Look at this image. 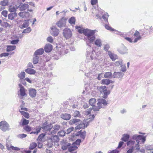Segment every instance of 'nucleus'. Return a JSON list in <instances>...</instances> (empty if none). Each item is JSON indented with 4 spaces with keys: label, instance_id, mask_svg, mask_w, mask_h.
Here are the masks:
<instances>
[{
    "label": "nucleus",
    "instance_id": "f257e3e1",
    "mask_svg": "<svg viewBox=\"0 0 153 153\" xmlns=\"http://www.w3.org/2000/svg\"><path fill=\"white\" fill-rule=\"evenodd\" d=\"M102 108L99 105L96 106L94 105L92 106L91 108H90L88 109L87 110L85 111L84 112V114L86 115H89V119H90V120H93L95 117V116L94 114L91 115V114H93V110L94 111H98L100 109Z\"/></svg>",
    "mask_w": 153,
    "mask_h": 153
},
{
    "label": "nucleus",
    "instance_id": "f03ea898",
    "mask_svg": "<svg viewBox=\"0 0 153 153\" xmlns=\"http://www.w3.org/2000/svg\"><path fill=\"white\" fill-rule=\"evenodd\" d=\"M138 140H142V141L143 142V138L142 137L138 135L134 140H130L127 143V144L128 146L130 145L131 147L133 146L134 147V145L135 144V147H136V149H138L139 146L138 144L140 142Z\"/></svg>",
    "mask_w": 153,
    "mask_h": 153
},
{
    "label": "nucleus",
    "instance_id": "7ed1b4c3",
    "mask_svg": "<svg viewBox=\"0 0 153 153\" xmlns=\"http://www.w3.org/2000/svg\"><path fill=\"white\" fill-rule=\"evenodd\" d=\"M97 89L101 93L103 94L102 97L105 99H106L108 95L110 93V91L109 90H108L106 87L105 85L98 87Z\"/></svg>",
    "mask_w": 153,
    "mask_h": 153
},
{
    "label": "nucleus",
    "instance_id": "20e7f679",
    "mask_svg": "<svg viewBox=\"0 0 153 153\" xmlns=\"http://www.w3.org/2000/svg\"><path fill=\"white\" fill-rule=\"evenodd\" d=\"M9 126L7 123L5 121H2L0 122V128L3 131L8 130Z\"/></svg>",
    "mask_w": 153,
    "mask_h": 153
},
{
    "label": "nucleus",
    "instance_id": "39448f33",
    "mask_svg": "<svg viewBox=\"0 0 153 153\" xmlns=\"http://www.w3.org/2000/svg\"><path fill=\"white\" fill-rule=\"evenodd\" d=\"M97 105L101 107V108H104L107 105V102L106 100L104 99L99 98L97 99Z\"/></svg>",
    "mask_w": 153,
    "mask_h": 153
},
{
    "label": "nucleus",
    "instance_id": "423d86ee",
    "mask_svg": "<svg viewBox=\"0 0 153 153\" xmlns=\"http://www.w3.org/2000/svg\"><path fill=\"white\" fill-rule=\"evenodd\" d=\"M63 34L64 36L67 39L71 38L72 35L71 30L68 28H65L63 30Z\"/></svg>",
    "mask_w": 153,
    "mask_h": 153
},
{
    "label": "nucleus",
    "instance_id": "0eeeda50",
    "mask_svg": "<svg viewBox=\"0 0 153 153\" xmlns=\"http://www.w3.org/2000/svg\"><path fill=\"white\" fill-rule=\"evenodd\" d=\"M66 20V18L63 17L56 23V25L59 27H61L65 25Z\"/></svg>",
    "mask_w": 153,
    "mask_h": 153
},
{
    "label": "nucleus",
    "instance_id": "6e6552de",
    "mask_svg": "<svg viewBox=\"0 0 153 153\" xmlns=\"http://www.w3.org/2000/svg\"><path fill=\"white\" fill-rule=\"evenodd\" d=\"M83 33L87 37L91 36L94 34V33L93 31L88 29H85Z\"/></svg>",
    "mask_w": 153,
    "mask_h": 153
},
{
    "label": "nucleus",
    "instance_id": "1a4fd4ad",
    "mask_svg": "<svg viewBox=\"0 0 153 153\" xmlns=\"http://www.w3.org/2000/svg\"><path fill=\"white\" fill-rule=\"evenodd\" d=\"M19 85L20 87L19 92L21 96L22 97L27 96V94L26 93V90L24 87L21 84H19Z\"/></svg>",
    "mask_w": 153,
    "mask_h": 153
},
{
    "label": "nucleus",
    "instance_id": "9d476101",
    "mask_svg": "<svg viewBox=\"0 0 153 153\" xmlns=\"http://www.w3.org/2000/svg\"><path fill=\"white\" fill-rule=\"evenodd\" d=\"M51 29L52 30L51 33L52 35L56 36L58 35L59 30L55 26L52 27Z\"/></svg>",
    "mask_w": 153,
    "mask_h": 153
},
{
    "label": "nucleus",
    "instance_id": "9b49d317",
    "mask_svg": "<svg viewBox=\"0 0 153 153\" xmlns=\"http://www.w3.org/2000/svg\"><path fill=\"white\" fill-rule=\"evenodd\" d=\"M114 82L111 80L108 79H102L100 82L101 83L102 85H108L110 83H112Z\"/></svg>",
    "mask_w": 153,
    "mask_h": 153
},
{
    "label": "nucleus",
    "instance_id": "f8f14e48",
    "mask_svg": "<svg viewBox=\"0 0 153 153\" xmlns=\"http://www.w3.org/2000/svg\"><path fill=\"white\" fill-rule=\"evenodd\" d=\"M47 123H45L43 125L42 128L46 131H50L53 128V126L52 124L47 125Z\"/></svg>",
    "mask_w": 153,
    "mask_h": 153
},
{
    "label": "nucleus",
    "instance_id": "ddd939ff",
    "mask_svg": "<svg viewBox=\"0 0 153 153\" xmlns=\"http://www.w3.org/2000/svg\"><path fill=\"white\" fill-rule=\"evenodd\" d=\"M86 132L85 131L82 132V130L77 132L76 134V136H80V137L84 139L86 136Z\"/></svg>",
    "mask_w": 153,
    "mask_h": 153
},
{
    "label": "nucleus",
    "instance_id": "4468645a",
    "mask_svg": "<svg viewBox=\"0 0 153 153\" xmlns=\"http://www.w3.org/2000/svg\"><path fill=\"white\" fill-rule=\"evenodd\" d=\"M29 94L31 97H35L36 96V90L34 88H31L29 90Z\"/></svg>",
    "mask_w": 153,
    "mask_h": 153
},
{
    "label": "nucleus",
    "instance_id": "2eb2a0df",
    "mask_svg": "<svg viewBox=\"0 0 153 153\" xmlns=\"http://www.w3.org/2000/svg\"><path fill=\"white\" fill-rule=\"evenodd\" d=\"M123 75V74L121 72H114L113 75V77L114 78H122Z\"/></svg>",
    "mask_w": 153,
    "mask_h": 153
},
{
    "label": "nucleus",
    "instance_id": "dca6fc26",
    "mask_svg": "<svg viewBox=\"0 0 153 153\" xmlns=\"http://www.w3.org/2000/svg\"><path fill=\"white\" fill-rule=\"evenodd\" d=\"M52 46L50 44H46L44 48L45 51L46 52H50L52 49Z\"/></svg>",
    "mask_w": 153,
    "mask_h": 153
},
{
    "label": "nucleus",
    "instance_id": "f3484780",
    "mask_svg": "<svg viewBox=\"0 0 153 153\" xmlns=\"http://www.w3.org/2000/svg\"><path fill=\"white\" fill-rule=\"evenodd\" d=\"M61 117L65 120H69L71 118V115L68 114H62L61 115Z\"/></svg>",
    "mask_w": 153,
    "mask_h": 153
},
{
    "label": "nucleus",
    "instance_id": "a211bd4d",
    "mask_svg": "<svg viewBox=\"0 0 153 153\" xmlns=\"http://www.w3.org/2000/svg\"><path fill=\"white\" fill-rule=\"evenodd\" d=\"M29 120H27L26 119L23 118L21 119V120L20 125L22 126L25 125L26 126V125H27L29 124Z\"/></svg>",
    "mask_w": 153,
    "mask_h": 153
},
{
    "label": "nucleus",
    "instance_id": "6ab92c4d",
    "mask_svg": "<svg viewBox=\"0 0 153 153\" xmlns=\"http://www.w3.org/2000/svg\"><path fill=\"white\" fill-rule=\"evenodd\" d=\"M87 125L85 126V124L83 123H80L75 127V129L76 130H79L81 129H84L86 127Z\"/></svg>",
    "mask_w": 153,
    "mask_h": 153
},
{
    "label": "nucleus",
    "instance_id": "aec40b11",
    "mask_svg": "<svg viewBox=\"0 0 153 153\" xmlns=\"http://www.w3.org/2000/svg\"><path fill=\"white\" fill-rule=\"evenodd\" d=\"M50 139L53 143L58 142L59 141V138L56 135H52L51 136Z\"/></svg>",
    "mask_w": 153,
    "mask_h": 153
},
{
    "label": "nucleus",
    "instance_id": "412c9836",
    "mask_svg": "<svg viewBox=\"0 0 153 153\" xmlns=\"http://www.w3.org/2000/svg\"><path fill=\"white\" fill-rule=\"evenodd\" d=\"M25 71L27 73L30 74H34L36 72L34 70L31 68H28L25 69Z\"/></svg>",
    "mask_w": 153,
    "mask_h": 153
},
{
    "label": "nucleus",
    "instance_id": "4be33fe9",
    "mask_svg": "<svg viewBox=\"0 0 153 153\" xmlns=\"http://www.w3.org/2000/svg\"><path fill=\"white\" fill-rule=\"evenodd\" d=\"M19 15L22 18L27 17L29 16V13L28 12H20Z\"/></svg>",
    "mask_w": 153,
    "mask_h": 153
},
{
    "label": "nucleus",
    "instance_id": "5701e85b",
    "mask_svg": "<svg viewBox=\"0 0 153 153\" xmlns=\"http://www.w3.org/2000/svg\"><path fill=\"white\" fill-rule=\"evenodd\" d=\"M134 35L137 37V38L135 39L134 41V42H136L138 40H140L141 39V37L140 35V33L137 31H136L134 34Z\"/></svg>",
    "mask_w": 153,
    "mask_h": 153
},
{
    "label": "nucleus",
    "instance_id": "b1692460",
    "mask_svg": "<svg viewBox=\"0 0 153 153\" xmlns=\"http://www.w3.org/2000/svg\"><path fill=\"white\" fill-rule=\"evenodd\" d=\"M60 126L58 125H56L53 127V130L52 131L51 133L55 134L60 129Z\"/></svg>",
    "mask_w": 153,
    "mask_h": 153
},
{
    "label": "nucleus",
    "instance_id": "393cba45",
    "mask_svg": "<svg viewBox=\"0 0 153 153\" xmlns=\"http://www.w3.org/2000/svg\"><path fill=\"white\" fill-rule=\"evenodd\" d=\"M7 149L8 150L11 151V150H13L15 151H19L20 150V149L17 147H14L13 146H7Z\"/></svg>",
    "mask_w": 153,
    "mask_h": 153
},
{
    "label": "nucleus",
    "instance_id": "a878e982",
    "mask_svg": "<svg viewBox=\"0 0 153 153\" xmlns=\"http://www.w3.org/2000/svg\"><path fill=\"white\" fill-rule=\"evenodd\" d=\"M44 53V50L42 48L36 50L34 53V55L38 56Z\"/></svg>",
    "mask_w": 153,
    "mask_h": 153
},
{
    "label": "nucleus",
    "instance_id": "bb28decb",
    "mask_svg": "<svg viewBox=\"0 0 153 153\" xmlns=\"http://www.w3.org/2000/svg\"><path fill=\"white\" fill-rule=\"evenodd\" d=\"M20 112V113L25 118L27 119H28L30 117V115L29 113L27 112H26L24 111H19Z\"/></svg>",
    "mask_w": 153,
    "mask_h": 153
},
{
    "label": "nucleus",
    "instance_id": "cd10ccee",
    "mask_svg": "<svg viewBox=\"0 0 153 153\" xmlns=\"http://www.w3.org/2000/svg\"><path fill=\"white\" fill-rule=\"evenodd\" d=\"M29 7V5L27 4H22L20 7V10L21 11H24L26 10Z\"/></svg>",
    "mask_w": 153,
    "mask_h": 153
},
{
    "label": "nucleus",
    "instance_id": "c85d7f7f",
    "mask_svg": "<svg viewBox=\"0 0 153 153\" xmlns=\"http://www.w3.org/2000/svg\"><path fill=\"white\" fill-rule=\"evenodd\" d=\"M9 1L8 0H3L0 2V5L3 6H6L8 5Z\"/></svg>",
    "mask_w": 153,
    "mask_h": 153
},
{
    "label": "nucleus",
    "instance_id": "c756f323",
    "mask_svg": "<svg viewBox=\"0 0 153 153\" xmlns=\"http://www.w3.org/2000/svg\"><path fill=\"white\" fill-rule=\"evenodd\" d=\"M16 48L15 45H8L7 48V51L9 52L14 50Z\"/></svg>",
    "mask_w": 153,
    "mask_h": 153
},
{
    "label": "nucleus",
    "instance_id": "7c9ffc66",
    "mask_svg": "<svg viewBox=\"0 0 153 153\" xmlns=\"http://www.w3.org/2000/svg\"><path fill=\"white\" fill-rule=\"evenodd\" d=\"M17 16V13H13L9 14L8 15V18L9 19L13 20Z\"/></svg>",
    "mask_w": 153,
    "mask_h": 153
},
{
    "label": "nucleus",
    "instance_id": "2f4dec72",
    "mask_svg": "<svg viewBox=\"0 0 153 153\" xmlns=\"http://www.w3.org/2000/svg\"><path fill=\"white\" fill-rule=\"evenodd\" d=\"M89 103L92 106L94 105L96 102V100L95 99L92 98L89 101Z\"/></svg>",
    "mask_w": 153,
    "mask_h": 153
},
{
    "label": "nucleus",
    "instance_id": "473e14b6",
    "mask_svg": "<svg viewBox=\"0 0 153 153\" xmlns=\"http://www.w3.org/2000/svg\"><path fill=\"white\" fill-rule=\"evenodd\" d=\"M37 146V144L35 142H32L30 143L29 146V149L33 150Z\"/></svg>",
    "mask_w": 153,
    "mask_h": 153
},
{
    "label": "nucleus",
    "instance_id": "72a5a7b5",
    "mask_svg": "<svg viewBox=\"0 0 153 153\" xmlns=\"http://www.w3.org/2000/svg\"><path fill=\"white\" fill-rule=\"evenodd\" d=\"M108 55L110 58L113 60L114 61L117 58V55L111 53H108Z\"/></svg>",
    "mask_w": 153,
    "mask_h": 153
},
{
    "label": "nucleus",
    "instance_id": "f704fd0d",
    "mask_svg": "<svg viewBox=\"0 0 153 153\" xmlns=\"http://www.w3.org/2000/svg\"><path fill=\"white\" fill-rule=\"evenodd\" d=\"M80 121V120L78 119H74L71 120L70 121L69 123L70 125H72Z\"/></svg>",
    "mask_w": 153,
    "mask_h": 153
},
{
    "label": "nucleus",
    "instance_id": "c9c22d12",
    "mask_svg": "<svg viewBox=\"0 0 153 153\" xmlns=\"http://www.w3.org/2000/svg\"><path fill=\"white\" fill-rule=\"evenodd\" d=\"M77 147L75 145H74L73 144L72 146L69 147L68 148V150L69 152H71L74 150H76L77 149Z\"/></svg>",
    "mask_w": 153,
    "mask_h": 153
},
{
    "label": "nucleus",
    "instance_id": "e433bc0d",
    "mask_svg": "<svg viewBox=\"0 0 153 153\" xmlns=\"http://www.w3.org/2000/svg\"><path fill=\"white\" fill-rule=\"evenodd\" d=\"M145 148L146 150H153V145H145Z\"/></svg>",
    "mask_w": 153,
    "mask_h": 153
},
{
    "label": "nucleus",
    "instance_id": "4c0bfd02",
    "mask_svg": "<svg viewBox=\"0 0 153 153\" xmlns=\"http://www.w3.org/2000/svg\"><path fill=\"white\" fill-rule=\"evenodd\" d=\"M75 28L77 30L78 32L80 33H83L85 30V29H83V28L81 27L80 26H75Z\"/></svg>",
    "mask_w": 153,
    "mask_h": 153
},
{
    "label": "nucleus",
    "instance_id": "58836bf2",
    "mask_svg": "<svg viewBox=\"0 0 153 153\" xmlns=\"http://www.w3.org/2000/svg\"><path fill=\"white\" fill-rule=\"evenodd\" d=\"M112 73L110 72H106L105 73L104 76L105 78H110L111 77Z\"/></svg>",
    "mask_w": 153,
    "mask_h": 153
},
{
    "label": "nucleus",
    "instance_id": "ea45409f",
    "mask_svg": "<svg viewBox=\"0 0 153 153\" xmlns=\"http://www.w3.org/2000/svg\"><path fill=\"white\" fill-rule=\"evenodd\" d=\"M129 137V136L127 134H124L123 135V137L122 140L126 142L128 140Z\"/></svg>",
    "mask_w": 153,
    "mask_h": 153
},
{
    "label": "nucleus",
    "instance_id": "a19ab883",
    "mask_svg": "<svg viewBox=\"0 0 153 153\" xmlns=\"http://www.w3.org/2000/svg\"><path fill=\"white\" fill-rule=\"evenodd\" d=\"M108 16L109 15L107 13H105L102 16V18L104 20L108 23Z\"/></svg>",
    "mask_w": 153,
    "mask_h": 153
},
{
    "label": "nucleus",
    "instance_id": "79ce46f5",
    "mask_svg": "<svg viewBox=\"0 0 153 153\" xmlns=\"http://www.w3.org/2000/svg\"><path fill=\"white\" fill-rule=\"evenodd\" d=\"M95 45L98 47H100L102 45V43L100 39H97L95 42Z\"/></svg>",
    "mask_w": 153,
    "mask_h": 153
},
{
    "label": "nucleus",
    "instance_id": "37998d69",
    "mask_svg": "<svg viewBox=\"0 0 153 153\" xmlns=\"http://www.w3.org/2000/svg\"><path fill=\"white\" fill-rule=\"evenodd\" d=\"M75 19L74 17H71L69 20L68 21L71 24L74 25L75 23Z\"/></svg>",
    "mask_w": 153,
    "mask_h": 153
},
{
    "label": "nucleus",
    "instance_id": "c03bdc74",
    "mask_svg": "<svg viewBox=\"0 0 153 153\" xmlns=\"http://www.w3.org/2000/svg\"><path fill=\"white\" fill-rule=\"evenodd\" d=\"M28 25H29L28 20H25L21 28H25L27 27H28Z\"/></svg>",
    "mask_w": 153,
    "mask_h": 153
},
{
    "label": "nucleus",
    "instance_id": "a18cd8bd",
    "mask_svg": "<svg viewBox=\"0 0 153 153\" xmlns=\"http://www.w3.org/2000/svg\"><path fill=\"white\" fill-rule=\"evenodd\" d=\"M24 130L27 132H29L31 130V127L28 125H26L23 128Z\"/></svg>",
    "mask_w": 153,
    "mask_h": 153
},
{
    "label": "nucleus",
    "instance_id": "49530a36",
    "mask_svg": "<svg viewBox=\"0 0 153 153\" xmlns=\"http://www.w3.org/2000/svg\"><path fill=\"white\" fill-rule=\"evenodd\" d=\"M18 76L20 79H23L25 77V73L24 72H21L19 74Z\"/></svg>",
    "mask_w": 153,
    "mask_h": 153
},
{
    "label": "nucleus",
    "instance_id": "de8ad7c7",
    "mask_svg": "<svg viewBox=\"0 0 153 153\" xmlns=\"http://www.w3.org/2000/svg\"><path fill=\"white\" fill-rule=\"evenodd\" d=\"M45 135V134H40L37 139V140L42 141V139L44 137Z\"/></svg>",
    "mask_w": 153,
    "mask_h": 153
},
{
    "label": "nucleus",
    "instance_id": "09e8293b",
    "mask_svg": "<svg viewBox=\"0 0 153 153\" xmlns=\"http://www.w3.org/2000/svg\"><path fill=\"white\" fill-rule=\"evenodd\" d=\"M34 56L35 57L33 58V63L34 64H36L39 61V57L36 55Z\"/></svg>",
    "mask_w": 153,
    "mask_h": 153
},
{
    "label": "nucleus",
    "instance_id": "8fccbe9b",
    "mask_svg": "<svg viewBox=\"0 0 153 153\" xmlns=\"http://www.w3.org/2000/svg\"><path fill=\"white\" fill-rule=\"evenodd\" d=\"M2 26L4 27H10L11 25L7 22H3Z\"/></svg>",
    "mask_w": 153,
    "mask_h": 153
},
{
    "label": "nucleus",
    "instance_id": "3c124183",
    "mask_svg": "<svg viewBox=\"0 0 153 153\" xmlns=\"http://www.w3.org/2000/svg\"><path fill=\"white\" fill-rule=\"evenodd\" d=\"M105 28L108 30H110L111 31H113L114 30V29L110 27L108 24H105Z\"/></svg>",
    "mask_w": 153,
    "mask_h": 153
},
{
    "label": "nucleus",
    "instance_id": "603ef678",
    "mask_svg": "<svg viewBox=\"0 0 153 153\" xmlns=\"http://www.w3.org/2000/svg\"><path fill=\"white\" fill-rule=\"evenodd\" d=\"M65 132L63 130H61L58 132V134L60 136L63 137L65 136Z\"/></svg>",
    "mask_w": 153,
    "mask_h": 153
},
{
    "label": "nucleus",
    "instance_id": "864d4df0",
    "mask_svg": "<svg viewBox=\"0 0 153 153\" xmlns=\"http://www.w3.org/2000/svg\"><path fill=\"white\" fill-rule=\"evenodd\" d=\"M16 8L14 6H10L9 7V11L11 12H14L16 11Z\"/></svg>",
    "mask_w": 153,
    "mask_h": 153
},
{
    "label": "nucleus",
    "instance_id": "5fc2aeb1",
    "mask_svg": "<svg viewBox=\"0 0 153 153\" xmlns=\"http://www.w3.org/2000/svg\"><path fill=\"white\" fill-rule=\"evenodd\" d=\"M87 37L88 40L91 42H93L95 38V36L94 35L91 36H89Z\"/></svg>",
    "mask_w": 153,
    "mask_h": 153
},
{
    "label": "nucleus",
    "instance_id": "6e6d98bb",
    "mask_svg": "<svg viewBox=\"0 0 153 153\" xmlns=\"http://www.w3.org/2000/svg\"><path fill=\"white\" fill-rule=\"evenodd\" d=\"M73 115L74 117H77L80 116V114L79 111H76L74 112Z\"/></svg>",
    "mask_w": 153,
    "mask_h": 153
},
{
    "label": "nucleus",
    "instance_id": "4d7b16f0",
    "mask_svg": "<svg viewBox=\"0 0 153 153\" xmlns=\"http://www.w3.org/2000/svg\"><path fill=\"white\" fill-rule=\"evenodd\" d=\"M74 129V128L73 127H71L68 128L66 131L67 134H69L70 133L71 131H73Z\"/></svg>",
    "mask_w": 153,
    "mask_h": 153
},
{
    "label": "nucleus",
    "instance_id": "13d9d810",
    "mask_svg": "<svg viewBox=\"0 0 153 153\" xmlns=\"http://www.w3.org/2000/svg\"><path fill=\"white\" fill-rule=\"evenodd\" d=\"M81 142V140L77 139L76 140L75 142H74L73 144H74V145H75V146L77 145H79Z\"/></svg>",
    "mask_w": 153,
    "mask_h": 153
},
{
    "label": "nucleus",
    "instance_id": "bf43d9fd",
    "mask_svg": "<svg viewBox=\"0 0 153 153\" xmlns=\"http://www.w3.org/2000/svg\"><path fill=\"white\" fill-rule=\"evenodd\" d=\"M31 31V29L30 27H28L24 30L23 33H29Z\"/></svg>",
    "mask_w": 153,
    "mask_h": 153
},
{
    "label": "nucleus",
    "instance_id": "052dcab7",
    "mask_svg": "<svg viewBox=\"0 0 153 153\" xmlns=\"http://www.w3.org/2000/svg\"><path fill=\"white\" fill-rule=\"evenodd\" d=\"M7 13L8 12L7 11L4 10L2 11L1 12V14L3 15L4 17H6L7 16Z\"/></svg>",
    "mask_w": 153,
    "mask_h": 153
},
{
    "label": "nucleus",
    "instance_id": "680f3d73",
    "mask_svg": "<svg viewBox=\"0 0 153 153\" xmlns=\"http://www.w3.org/2000/svg\"><path fill=\"white\" fill-rule=\"evenodd\" d=\"M98 3V0H91V3L92 5H96Z\"/></svg>",
    "mask_w": 153,
    "mask_h": 153
},
{
    "label": "nucleus",
    "instance_id": "e2e57ef3",
    "mask_svg": "<svg viewBox=\"0 0 153 153\" xmlns=\"http://www.w3.org/2000/svg\"><path fill=\"white\" fill-rule=\"evenodd\" d=\"M19 41V39L13 40L11 41L10 43L12 44H16Z\"/></svg>",
    "mask_w": 153,
    "mask_h": 153
},
{
    "label": "nucleus",
    "instance_id": "0e129e2a",
    "mask_svg": "<svg viewBox=\"0 0 153 153\" xmlns=\"http://www.w3.org/2000/svg\"><path fill=\"white\" fill-rule=\"evenodd\" d=\"M47 41L50 43H52L53 41V39L52 37H48L47 38Z\"/></svg>",
    "mask_w": 153,
    "mask_h": 153
},
{
    "label": "nucleus",
    "instance_id": "69168bd1",
    "mask_svg": "<svg viewBox=\"0 0 153 153\" xmlns=\"http://www.w3.org/2000/svg\"><path fill=\"white\" fill-rule=\"evenodd\" d=\"M9 55V53H1L0 55V56L1 57L3 56L5 57L8 56Z\"/></svg>",
    "mask_w": 153,
    "mask_h": 153
},
{
    "label": "nucleus",
    "instance_id": "338daca9",
    "mask_svg": "<svg viewBox=\"0 0 153 153\" xmlns=\"http://www.w3.org/2000/svg\"><path fill=\"white\" fill-rule=\"evenodd\" d=\"M133 150V146H132V147L130 149H129L127 152V153H131Z\"/></svg>",
    "mask_w": 153,
    "mask_h": 153
},
{
    "label": "nucleus",
    "instance_id": "774afa93",
    "mask_svg": "<svg viewBox=\"0 0 153 153\" xmlns=\"http://www.w3.org/2000/svg\"><path fill=\"white\" fill-rule=\"evenodd\" d=\"M109 48V46L108 45H105L104 47V50L105 51H107L108 50Z\"/></svg>",
    "mask_w": 153,
    "mask_h": 153
}]
</instances>
